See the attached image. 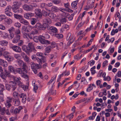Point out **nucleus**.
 <instances>
[{"mask_svg": "<svg viewBox=\"0 0 121 121\" xmlns=\"http://www.w3.org/2000/svg\"><path fill=\"white\" fill-rule=\"evenodd\" d=\"M32 51H33L34 52L35 51H34L32 49H31L30 48H29V47L27 46V49H26V52H30Z\"/></svg>", "mask_w": 121, "mask_h": 121, "instance_id": "8fccbe9b", "label": "nucleus"}, {"mask_svg": "<svg viewBox=\"0 0 121 121\" xmlns=\"http://www.w3.org/2000/svg\"><path fill=\"white\" fill-rule=\"evenodd\" d=\"M73 113L69 114L68 116H67V117L68 118L69 120H70L71 119H72L73 117Z\"/></svg>", "mask_w": 121, "mask_h": 121, "instance_id": "052dcab7", "label": "nucleus"}, {"mask_svg": "<svg viewBox=\"0 0 121 121\" xmlns=\"http://www.w3.org/2000/svg\"><path fill=\"white\" fill-rule=\"evenodd\" d=\"M21 4V2L20 1H15L14 2L13 5L12 7H19Z\"/></svg>", "mask_w": 121, "mask_h": 121, "instance_id": "393cba45", "label": "nucleus"}, {"mask_svg": "<svg viewBox=\"0 0 121 121\" xmlns=\"http://www.w3.org/2000/svg\"><path fill=\"white\" fill-rule=\"evenodd\" d=\"M8 43V41L6 40H3L0 41V44L2 46H7Z\"/></svg>", "mask_w": 121, "mask_h": 121, "instance_id": "bb28decb", "label": "nucleus"}, {"mask_svg": "<svg viewBox=\"0 0 121 121\" xmlns=\"http://www.w3.org/2000/svg\"><path fill=\"white\" fill-rule=\"evenodd\" d=\"M1 114L2 115H4L5 112V108L4 107L2 108L0 111Z\"/></svg>", "mask_w": 121, "mask_h": 121, "instance_id": "a18cd8bd", "label": "nucleus"}, {"mask_svg": "<svg viewBox=\"0 0 121 121\" xmlns=\"http://www.w3.org/2000/svg\"><path fill=\"white\" fill-rule=\"evenodd\" d=\"M47 4H46L44 3H41V4L40 7L41 8H45V9L46 10H48L46 8L47 6ZM49 11H50V10H48Z\"/></svg>", "mask_w": 121, "mask_h": 121, "instance_id": "ea45409f", "label": "nucleus"}, {"mask_svg": "<svg viewBox=\"0 0 121 121\" xmlns=\"http://www.w3.org/2000/svg\"><path fill=\"white\" fill-rule=\"evenodd\" d=\"M34 91L36 93L37 92L36 90L38 89V87L36 85H35V83H34Z\"/></svg>", "mask_w": 121, "mask_h": 121, "instance_id": "6e6d98bb", "label": "nucleus"}, {"mask_svg": "<svg viewBox=\"0 0 121 121\" xmlns=\"http://www.w3.org/2000/svg\"><path fill=\"white\" fill-rule=\"evenodd\" d=\"M35 13L36 15L39 18L42 17V11L41 10L39 9H36L35 10Z\"/></svg>", "mask_w": 121, "mask_h": 121, "instance_id": "9d476101", "label": "nucleus"}, {"mask_svg": "<svg viewBox=\"0 0 121 121\" xmlns=\"http://www.w3.org/2000/svg\"><path fill=\"white\" fill-rule=\"evenodd\" d=\"M45 50L46 52L49 53L51 51L50 47H47L45 49Z\"/></svg>", "mask_w": 121, "mask_h": 121, "instance_id": "774afa93", "label": "nucleus"}, {"mask_svg": "<svg viewBox=\"0 0 121 121\" xmlns=\"http://www.w3.org/2000/svg\"><path fill=\"white\" fill-rule=\"evenodd\" d=\"M42 36L43 38L47 39H49L50 37L49 35L47 34H43Z\"/></svg>", "mask_w": 121, "mask_h": 121, "instance_id": "c9c22d12", "label": "nucleus"}, {"mask_svg": "<svg viewBox=\"0 0 121 121\" xmlns=\"http://www.w3.org/2000/svg\"><path fill=\"white\" fill-rule=\"evenodd\" d=\"M27 46L30 48L31 49H32L35 51H36L35 48H34V47L32 43H29Z\"/></svg>", "mask_w": 121, "mask_h": 121, "instance_id": "473e14b6", "label": "nucleus"}, {"mask_svg": "<svg viewBox=\"0 0 121 121\" xmlns=\"http://www.w3.org/2000/svg\"><path fill=\"white\" fill-rule=\"evenodd\" d=\"M14 107L12 106L10 108V112L13 114H16L18 113V110L17 108L14 109Z\"/></svg>", "mask_w": 121, "mask_h": 121, "instance_id": "6e6552de", "label": "nucleus"}, {"mask_svg": "<svg viewBox=\"0 0 121 121\" xmlns=\"http://www.w3.org/2000/svg\"><path fill=\"white\" fill-rule=\"evenodd\" d=\"M20 35H16L13 39L12 41L13 43H17L20 40Z\"/></svg>", "mask_w": 121, "mask_h": 121, "instance_id": "4468645a", "label": "nucleus"}, {"mask_svg": "<svg viewBox=\"0 0 121 121\" xmlns=\"http://www.w3.org/2000/svg\"><path fill=\"white\" fill-rule=\"evenodd\" d=\"M73 35H71V33H68L66 39L67 40H69L68 43V45H70L74 40L75 39H73Z\"/></svg>", "mask_w": 121, "mask_h": 121, "instance_id": "7ed1b4c3", "label": "nucleus"}, {"mask_svg": "<svg viewBox=\"0 0 121 121\" xmlns=\"http://www.w3.org/2000/svg\"><path fill=\"white\" fill-rule=\"evenodd\" d=\"M42 25L39 23H37L35 26V27L38 30H42Z\"/></svg>", "mask_w": 121, "mask_h": 121, "instance_id": "4be33fe9", "label": "nucleus"}, {"mask_svg": "<svg viewBox=\"0 0 121 121\" xmlns=\"http://www.w3.org/2000/svg\"><path fill=\"white\" fill-rule=\"evenodd\" d=\"M5 87L7 90L10 91L11 90L12 91H13L17 89V86L15 82L11 81L9 82L8 84L5 85Z\"/></svg>", "mask_w": 121, "mask_h": 121, "instance_id": "f257e3e1", "label": "nucleus"}, {"mask_svg": "<svg viewBox=\"0 0 121 121\" xmlns=\"http://www.w3.org/2000/svg\"><path fill=\"white\" fill-rule=\"evenodd\" d=\"M35 35L33 32L31 31L30 33H29L28 35L29 38L31 39H32L35 37Z\"/></svg>", "mask_w": 121, "mask_h": 121, "instance_id": "c85d7f7f", "label": "nucleus"}, {"mask_svg": "<svg viewBox=\"0 0 121 121\" xmlns=\"http://www.w3.org/2000/svg\"><path fill=\"white\" fill-rule=\"evenodd\" d=\"M0 76L2 79H4L6 78L7 76L3 72L2 73H1L0 74Z\"/></svg>", "mask_w": 121, "mask_h": 121, "instance_id": "3c124183", "label": "nucleus"}, {"mask_svg": "<svg viewBox=\"0 0 121 121\" xmlns=\"http://www.w3.org/2000/svg\"><path fill=\"white\" fill-rule=\"evenodd\" d=\"M69 28V26L67 24H65L63 25L62 27L60 29V33H62L66 30H67Z\"/></svg>", "mask_w": 121, "mask_h": 121, "instance_id": "ddd939ff", "label": "nucleus"}, {"mask_svg": "<svg viewBox=\"0 0 121 121\" xmlns=\"http://www.w3.org/2000/svg\"><path fill=\"white\" fill-rule=\"evenodd\" d=\"M54 36L59 39H61L63 37V35L61 34H55Z\"/></svg>", "mask_w": 121, "mask_h": 121, "instance_id": "7c9ffc66", "label": "nucleus"}, {"mask_svg": "<svg viewBox=\"0 0 121 121\" xmlns=\"http://www.w3.org/2000/svg\"><path fill=\"white\" fill-rule=\"evenodd\" d=\"M16 73H17L21 74L25 78H27L28 75L26 74L27 70L26 68H17L15 70Z\"/></svg>", "mask_w": 121, "mask_h": 121, "instance_id": "f03ea898", "label": "nucleus"}, {"mask_svg": "<svg viewBox=\"0 0 121 121\" xmlns=\"http://www.w3.org/2000/svg\"><path fill=\"white\" fill-rule=\"evenodd\" d=\"M4 21L7 24H11L12 22V20L8 17H6Z\"/></svg>", "mask_w": 121, "mask_h": 121, "instance_id": "5701e85b", "label": "nucleus"}, {"mask_svg": "<svg viewBox=\"0 0 121 121\" xmlns=\"http://www.w3.org/2000/svg\"><path fill=\"white\" fill-rule=\"evenodd\" d=\"M41 58L37 57L36 58L35 60H36L39 63V65H40V64H42V61Z\"/></svg>", "mask_w": 121, "mask_h": 121, "instance_id": "0e129e2a", "label": "nucleus"}, {"mask_svg": "<svg viewBox=\"0 0 121 121\" xmlns=\"http://www.w3.org/2000/svg\"><path fill=\"white\" fill-rule=\"evenodd\" d=\"M13 102L14 103V104L15 106H18L20 104V102L19 99H13Z\"/></svg>", "mask_w": 121, "mask_h": 121, "instance_id": "f3484780", "label": "nucleus"}, {"mask_svg": "<svg viewBox=\"0 0 121 121\" xmlns=\"http://www.w3.org/2000/svg\"><path fill=\"white\" fill-rule=\"evenodd\" d=\"M12 9L15 13H21L22 12L23 10L19 7H12Z\"/></svg>", "mask_w": 121, "mask_h": 121, "instance_id": "0eeeda50", "label": "nucleus"}, {"mask_svg": "<svg viewBox=\"0 0 121 121\" xmlns=\"http://www.w3.org/2000/svg\"><path fill=\"white\" fill-rule=\"evenodd\" d=\"M15 81L16 83V84L18 85L20 87H21V86L23 85L22 83L20 81L18 80H17L15 79Z\"/></svg>", "mask_w": 121, "mask_h": 121, "instance_id": "4c0bfd02", "label": "nucleus"}, {"mask_svg": "<svg viewBox=\"0 0 121 121\" xmlns=\"http://www.w3.org/2000/svg\"><path fill=\"white\" fill-rule=\"evenodd\" d=\"M14 16L15 18L19 19V21L22 17V16L17 14H14Z\"/></svg>", "mask_w": 121, "mask_h": 121, "instance_id": "2f4dec72", "label": "nucleus"}, {"mask_svg": "<svg viewBox=\"0 0 121 121\" xmlns=\"http://www.w3.org/2000/svg\"><path fill=\"white\" fill-rule=\"evenodd\" d=\"M93 89V87L91 86V84H89L88 88L86 89V91H90L92 90Z\"/></svg>", "mask_w": 121, "mask_h": 121, "instance_id": "4d7b16f0", "label": "nucleus"}, {"mask_svg": "<svg viewBox=\"0 0 121 121\" xmlns=\"http://www.w3.org/2000/svg\"><path fill=\"white\" fill-rule=\"evenodd\" d=\"M5 13L7 16L9 17H11L13 15L12 13L9 11L7 10L5 11Z\"/></svg>", "mask_w": 121, "mask_h": 121, "instance_id": "72a5a7b5", "label": "nucleus"}, {"mask_svg": "<svg viewBox=\"0 0 121 121\" xmlns=\"http://www.w3.org/2000/svg\"><path fill=\"white\" fill-rule=\"evenodd\" d=\"M56 75L54 78H52V79L50 80L48 82V84L49 85L54 80H55V79L56 77Z\"/></svg>", "mask_w": 121, "mask_h": 121, "instance_id": "09e8293b", "label": "nucleus"}, {"mask_svg": "<svg viewBox=\"0 0 121 121\" xmlns=\"http://www.w3.org/2000/svg\"><path fill=\"white\" fill-rule=\"evenodd\" d=\"M1 65L5 67H6L8 65V63L6 61L3 60Z\"/></svg>", "mask_w": 121, "mask_h": 121, "instance_id": "603ef678", "label": "nucleus"}, {"mask_svg": "<svg viewBox=\"0 0 121 121\" xmlns=\"http://www.w3.org/2000/svg\"><path fill=\"white\" fill-rule=\"evenodd\" d=\"M28 84L27 85L23 84L22 86H21V87L24 90H26L28 89Z\"/></svg>", "mask_w": 121, "mask_h": 121, "instance_id": "864d4df0", "label": "nucleus"}, {"mask_svg": "<svg viewBox=\"0 0 121 121\" xmlns=\"http://www.w3.org/2000/svg\"><path fill=\"white\" fill-rule=\"evenodd\" d=\"M26 97L27 96L26 95L24 94V95H23L22 99V102L24 103H25L26 102Z\"/></svg>", "mask_w": 121, "mask_h": 121, "instance_id": "49530a36", "label": "nucleus"}, {"mask_svg": "<svg viewBox=\"0 0 121 121\" xmlns=\"http://www.w3.org/2000/svg\"><path fill=\"white\" fill-rule=\"evenodd\" d=\"M42 30H44L46 29V28H47L48 30V28L49 27V26L48 24L43 23V25H42Z\"/></svg>", "mask_w": 121, "mask_h": 121, "instance_id": "6ab92c4d", "label": "nucleus"}, {"mask_svg": "<svg viewBox=\"0 0 121 121\" xmlns=\"http://www.w3.org/2000/svg\"><path fill=\"white\" fill-rule=\"evenodd\" d=\"M11 48L14 51L18 53H20L21 51V48L19 46L14 45L11 46Z\"/></svg>", "mask_w": 121, "mask_h": 121, "instance_id": "39448f33", "label": "nucleus"}, {"mask_svg": "<svg viewBox=\"0 0 121 121\" xmlns=\"http://www.w3.org/2000/svg\"><path fill=\"white\" fill-rule=\"evenodd\" d=\"M22 33H27L28 32L26 27L25 26H23L22 29Z\"/></svg>", "mask_w": 121, "mask_h": 121, "instance_id": "37998d69", "label": "nucleus"}, {"mask_svg": "<svg viewBox=\"0 0 121 121\" xmlns=\"http://www.w3.org/2000/svg\"><path fill=\"white\" fill-rule=\"evenodd\" d=\"M48 16L51 18L53 19L55 18L56 16V15L53 13H49Z\"/></svg>", "mask_w": 121, "mask_h": 121, "instance_id": "f704fd0d", "label": "nucleus"}, {"mask_svg": "<svg viewBox=\"0 0 121 121\" xmlns=\"http://www.w3.org/2000/svg\"><path fill=\"white\" fill-rule=\"evenodd\" d=\"M66 19L65 18H62L60 20V22L61 24H64L66 22Z\"/></svg>", "mask_w": 121, "mask_h": 121, "instance_id": "58836bf2", "label": "nucleus"}, {"mask_svg": "<svg viewBox=\"0 0 121 121\" xmlns=\"http://www.w3.org/2000/svg\"><path fill=\"white\" fill-rule=\"evenodd\" d=\"M23 8L25 10L29 11H31L32 9V6L31 5H28L25 4L22 6Z\"/></svg>", "mask_w": 121, "mask_h": 121, "instance_id": "423d86ee", "label": "nucleus"}, {"mask_svg": "<svg viewBox=\"0 0 121 121\" xmlns=\"http://www.w3.org/2000/svg\"><path fill=\"white\" fill-rule=\"evenodd\" d=\"M34 99L33 98L32 96H28L27 99V101L28 102H32L34 101Z\"/></svg>", "mask_w": 121, "mask_h": 121, "instance_id": "e433bc0d", "label": "nucleus"}, {"mask_svg": "<svg viewBox=\"0 0 121 121\" xmlns=\"http://www.w3.org/2000/svg\"><path fill=\"white\" fill-rule=\"evenodd\" d=\"M49 13L47 12L45 10H43L42 11V16L45 17H46L47 16H48Z\"/></svg>", "mask_w": 121, "mask_h": 121, "instance_id": "cd10ccee", "label": "nucleus"}, {"mask_svg": "<svg viewBox=\"0 0 121 121\" xmlns=\"http://www.w3.org/2000/svg\"><path fill=\"white\" fill-rule=\"evenodd\" d=\"M15 29L13 27H11L8 29V30L10 33H13Z\"/></svg>", "mask_w": 121, "mask_h": 121, "instance_id": "5fc2aeb1", "label": "nucleus"}, {"mask_svg": "<svg viewBox=\"0 0 121 121\" xmlns=\"http://www.w3.org/2000/svg\"><path fill=\"white\" fill-rule=\"evenodd\" d=\"M5 106L7 108H9L11 106V104L10 103L5 102Z\"/></svg>", "mask_w": 121, "mask_h": 121, "instance_id": "13d9d810", "label": "nucleus"}, {"mask_svg": "<svg viewBox=\"0 0 121 121\" xmlns=\"http://www.w3.org/2000/svg\"><path fill=\"white\" fill-rule=\"evenodd\" d=\"M18 94L16 91H14L13 93V97L15 98L18 96Z\"/></svg>", "mask_w": 121, "mask_h": 121, "instance_id": "680f3d73", "label": "nucleus"}, {"mask_svg": "<svg viewBox=\"0 0 121 121\" xmlns=\"http://www.w3.org/2000/svg\"><path fill=\"white\" fill-rule=\"evenodd\" d=\"M51 10L52 12H57L58 11V8L55 6H53L51 8Z\"/></svg>", "mask_w": 121, "mask_h": 121, "instance_id": "c756f323", "label": "nucleus"}, {"mask_svg": "<svg viewBox=\"0 0 121 121\" xmlns=\"http://www.w3.org/2000/svg\"><path fill=\"white\" fill-rule=\"evenodd\" d=\"M5 16L4 15H1L0 16V21H1L3 19L4 21L5 18Z\"/></svg>", "mask_w": 121, "mask_h": 121, "instance_id": "69168bd1", "label": "nucleus"}, {"mask_svg": "<svg viewBox=\"0 0 121 121\" xmlns=\"http://www.w3.org/2000/svg\"><path fill=\"white\" fill-rule=\"evenodd\" d=\"M21 34L20 31L19 29L16 30L15 31V34L16 35H19Z\"/></svg>", "mask_w": 121, "mask_h": 121, "instance_id": "e2e57ef3", "label": "nucleus"}, {"mask_svg": "<svg viewBox=\"0 0 121 121\" xmlns=\"http://www.w3.org/2000/svg\"><path fill=\"white\" fill-rule=\"evenodd\" d=\"M31 67L32 69L35 68H40L41 65H39V64H35L33 62H31L30 63Z\"/></svg>", "mask_w": 121, "mask_h": 121, "instance_id": "f8f14e48", "label": "nucleus"}, {"mask_svg": "<svg viewBox=\"0 0 121 121\" xmlns=\"http://www.w3.org/2000/svg\"><path fill=\"white\" fill-rule=\"evenodd\" d=\"M26 29H27L28 32L30 31L32 29V26H31L30 25H28L26 27Z\"/></svg>", "mask_w": 121, "mask_h": 121, "instance_id": "338daca9", "label": "nucleus"}, {"mask_svg": "<svg viewBox=\"0 0 121 121\" xmlns=\"http://www.w3.org/2000/svg\"><path fill=\"white\" fill-rule=\"evenodd\" d=\"M5 57L6 59L8 61H12L14 60V58L10 56H8V55L5 56Z\"/></svg>", "mask_w": 121, "mask_h": 121, "instance_id": "b1692460", "label": "nucleus"}, {"mask_svg": "<svg viewBox=\"0 0 121 121\" xmlns=\"http://www.w3.org/2000/svg\"><path fill=\"white\" fill-rule=\"evenodd\" d=\"M39 41L41 43L43 44L48 45L50 43V42L49 41L43 38L42 35L39 36Z\"/></svg>", "mask_w": 121, "mask_h": 121, "instance_id": "20e7f679", "label": "nucleus"}, {"mask_svg": "<svg viewBox=\"0 0 121 121\" xmlns=\"http://www.w3.org/2000/svg\"><path fill=\"white\" fill-rule=\"evenodd\" d=\"M7 5V3L4 0H0V6L4 7Z\"/></svg>", "mask_w": 121, "mask_h": 121, "instance_id": "a878e982", "label": "nucleus"}, {"mask_svg": "<svg viewBox=\"0 0 121 121\" xmlns=\"http://www.w3.org/2000/svg\"><path fill=\"white\" fill-rule=\"evenodd\" d=\"M31 24L32 25H34L36 22V19L35 18H32L31 19Z\"/></svg>", "mask_w": 121, "mask_h": 121, "instance_id": "79ce46f5", "label": "nucleus"}, {"mask_svg": "<svg viewBox=\"0 0 121 121\" xmlns=\"http://www.w3.org/2000/svg\"><path fill=\"white\" fill-rule=\"evenodd\" d=\"M44 23L47 24H50L52 23L51 20L49 17H46L43 20Z\"/></svg>", "mask_w": 121, "mask_h": 121, "instance_id": "dca6fc26", "label": "nucleus"}, {"mask_svg": "<svg viewBox=\"0 0 121 121\" xmlns=\"http://www.w3.org/2000/svg\"><path fill=\"white\" fill-rule=\"evenodd\" d=\"M13 98L10 97H7L6 101L5 102L10 103L12 102V100Z\"/></svg>", "mask_w": 121, "mask_h": 121, "instance_id": "a19ab883", "label": "nucleus"}, {"mask_svg": "<svg viewBox=\"0 0 121 121\" xmlns=\"http://www.w3.org/2000/svg\"><path fill=\"white\" fill-rule=\"evenodd\" d=\"M18 65L22 67L23 68H26V63H24L23 61L21 60H19L17 61Z\"/></svg>", "mask_w": 121, "mask_h": 121, "instance_id": "9b49d317", "label": "nucleus"}, {"mask_svg": "<svg viewBox=\"0 0 121 121\" xmlns=\"http://www.w3.org/2000/svg\"><path fill=\"white\" fill-rule=\"evenodd\" d=\"M53 86L52 85V88L50 90L49 93V95H55L56 94V90H54L52 87H53Z\"/></svg>", "mask_w": 121, "mask_h": 121, "instance_id": "412c9836", "label": "nucleus"}, {"mask_svg": "<svg viewBox=\"0 0 121 121\" xmlns=\"http://www.w3.org/2000/svg\"><path fill=\"white\" fill-rule=\"evenodd\" d=\"M33 39L35 42H38V40H39V36L38 37L37 36H35Z\"/></svg>", "mask_w": 121, "mask_h": 121, "instance_id": "bf43d9fd", "label": "nucleus"}, {"mask_svg": "<svg viewBox=\"0 0 121 121\" xmlns=\"http://www.w3.org/2000/svg\"><path fill=\"white\" fill-rule=\"evenodd\" d=\"M48 30L49 31L53 33H56L57 32V29L55 27L53 26H50L48 28Z\"/></svg>", "mask_w": 121, "mask_h": 121, "instance_id": "1a4fd4ad", "label": "nucleus"}, {"mask_svg": "<svg viewBox=\"0 0 121 121\" xmlns=\"http://www.w3.org/2000/svg\"><path fill=\"white\" fill-rule=\"evenodd\" d=\"M36 55L38 58H42L43 56V54L41 52H38L36 53Z\"/></svg>", "mask_w": 121, "mask_h": 121, "instance_id": "de8ad7c7", "label": "nucleus"}, {"mask_svg": "<svg viewBox=\"0 0 121 121\" xmlns=\"http://www.w3.org/2000/svg\"><path fill=\"white\" fill-rule=\"evenodd\" d=\"M20 22L21 23L25 25H27L29 24V22L27 21L24 19L23 17L20 20Z\"/></svg>", "mask_w": 121, "mask_h": 121, "instance_id": "a211bd4d", "label": "nucleus"}, {"mask_svg": "<svg viewBox=\"0 0 121 121\" xmlns=\"http://www.w3.org/2000/svg\"><path fill=\"white\" fill-rule=\"evenodd\" d=\"M8 70L10 72H13L16 74V71L14 67L11 65L9 66L8 67Z\"/></svg>", "mask_w": 121, "mask_h": 121, "instance_id": "aec40b11", "label": "nucleus"}, {"mask_svg": "<svg viewBox=\"0 0 121 121\" xmlns=\"http://www.w3.org/2000/svg\"><path fill=\"white\" fill-rule=\"evenodd\" d=\"M37 103L35 105L34 108L33 109V112L34 114H35L37 113V111L36 110L37 108L38 105L37 104Z\"/></svg>", "mask_w": 121, "mask_h": 121, "instance_id": "c03bdc74", "label": "nucleus"}, {"mask_svg": "<svg viewBox=\"0 0 121 121\" xmlns=\"http://www.w3.org/2000/svg\"><path fill=\"white\" fill-rule=\"evenodd\" d=\"M78 2L77 1H75L73 2L71 4L72 8L74 9H76L77 8V5Z\"/></svg>", "mask_w": 121, "mask_h": 121, "instance_id": "2eb2a0df", "label": "nucleus"}]
</instances>
